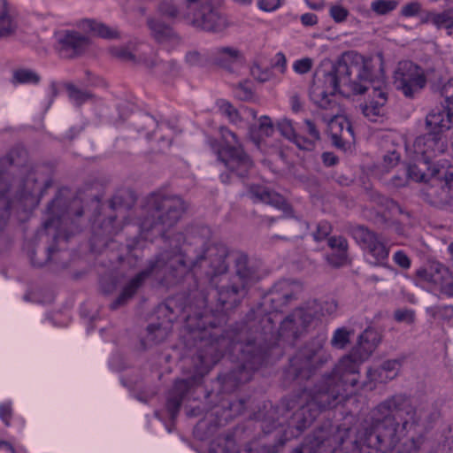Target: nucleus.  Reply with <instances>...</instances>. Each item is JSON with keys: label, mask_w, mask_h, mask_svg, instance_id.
Wrapping results in <instances>:
<instances>
[{"label": "nucleus", "mask_w": 453, "mask_h": 453, "mask_svg": "<svg viewBox=\"0 0 453 453\" xmlns=\"http://www.w3.org/2000/svg\"><path fill=\"white\" fill-rule=\"evenodd\" d=\"M326 336L319 334L307 342L290 360L286 371V378L289 380L303 381L308 380L315 371L331 359L326 350Z\"/></svg>", "instance_id": "1a4fd4ad"}, {"label": "nucleus", "mask_w": 453, "mask_h": 453, "mask_svg": "<svg viewBox=\"0 0 453 453\" xmlns=\"http://www.w3.org/2000/svg\"><path fill=\"white\" fill-rule=\"evenodd\" d=\"M414 150L421 157L432 161L433 157L447 150V141L441 134L429 132L415 140Z\"/></svg>", "instance_id": "a211bd4d"}, {"label": "nucleus", "mask_w": 453, "mask_h": 453, "mask_svg": "<svg viewBox=\"0 0 453 453\" xmlns=\"http://www.w3.org/2000/svg\"><path fill=\"white\" fill-rule=\"evenodd\" d=\"M0 453H16L13 447L6 441H0Z\"/></svg>", "instance_id": "774afa93"}, {"label": "nucleus", "mask_w": 453, "mask_h": 453, "mask_svg": "<svg viewBox=\"0 0 453 453\" xmlns=\"http://www.w3.org/2000/svg\"><path fill=\"white\" fill-rule=\"evenodd\" d=\"M352 334V330H348L345 327L338 328L334 331L330 343L334 348L343 349L349 343V339Z\"/></svg>", "instance_id": "ea45409f"}, {"label": "nucleus", "mask_w": 453, "mask_h": 453, "mask_svg": "<svg viewBox=\"0 0 453 453\" xmlns=\"http://www.w3.org/2000/svg\"><path fill=\"white\" fill-rule=\"evenodd\" d=\"M26 151L21 148L12 149L4 157L0 158V230H2L10 217L11 200L7 193L13 198L27 203H34L43 196L45 190L51 187V180L42 179L35 170H23L21 176L11 179V170L14 165L22 163L21 157Z\"/></svg>", "instance_id": "0eeeda50"}, {"label": "nucleus", "mask_w": 453, "mask_h": 453, "mask_svg": "<svg viewBox=\"0 0 453 453\" xmlns=\"http://www.w3.org/2000/svg\"><path fill=\"white\" fill-rule=\"evenodd\" d=\"M277 127H278V129L280 132V134L291 142L297 134L296 133L293 123L290 119H281L280 121L278 122Z\"/></svg>", "instance_id": "37998d69"}, {"label": "nucleus", "mask_w": 453, "mask_h": 453, "mask_svg": "<svg viewBox=\"0 0 453 453\" xmlns=\"http://www.w3.org/2000/svg\"><path fill=\"white\" fill-rule=\"evenodd\" d=\"M135 127L139 133H145L148 140L153 136L158 139V142L165 148H169L172 142L171 128L168 124L158 122L150 114H142L135 121Z\"/></svg>", "instance_id": "f3484780"}, {"label": "nucleus", "mask_w": 453, "mask_h": 453, "mask_svg": "<svg viewBox=\"0 0 453 453\" xmlns=\"http://www.w3.org/2000/svg\"><path fill=\"white\" fill-rule=\"evenodd\" d=\"M349 234L370 255L375 265H385L389 255V249L382 238L364 226H355L349 228Z\"/></svg>", "instance_id": "4468645a"}, {"label": "nucleus", "mask_w": 453, "mask_h": 453, "mask_svg": "<svg viewBox=\"0 0 453 453\" xmlns=\"http://www.w3.org/2000/svg\"><path fill=\"white\" fill-rule=\"evenodd\" d=\"M300 150H311L315 147V142L317 140L312 139L311 137H303L302 135L296 134V137L292 141Z\"/></svg>", "instance_id": "de8ad7c7"}, {"label": "nucleus", "mask_w": 453, "mask_h": 453, "mask_svg": "<svg viewBox=\"0 0 453 453\" xmlns=\"http://www.w3.org/2000/svg\"><path fill=\"white\" fill-rule=\"evenodd\" d=\"M328 246L334 250L328 255L326 259L330 265L334 267L342 266L348 259V242L342 236H332L327 241Z\"/></svg>", "instance_id": "bb28decb"}, {"label": "nucleus", "mask_w": 453, "mask_h": 453, "mask_svg": "<svg viewBox=\"0 0 453 453\" xmlns=\"http://www.w3.org/2000/svg\"><path fill=\"white\" fill-rule=\"evenodd\" d=\"M373 59L349 50L342 54L332 69L324 74V87L314 85L310 91L311 98L321 109L328 111L326 118L328 132L334 146L346 150L353 140L351 123L339 116L341 108L334 98L335 92L350 94L367 93V99L360 105L364 116L372 122H377L386 114L388 100L387 85L380 79H374Z\"/></svg>", "instance_id": "7ed1b4c3"}, {"label": "nucleus", "mask_w": 453, "mask_h": 453, "mask_svg": "<svg viewBox=\"0 0 453 453\" xmlns=\"http://www.w3.org/2000/svg\"><path fill=\"white\" fill-rule=\"evenodd\" d=\"M141 60L148 69L154 71L157 74L168 75L179 71L178 64L174 60L158 61L156 57L150 56L142 58Z\"/></svg>", "instance_id": "c85d7f7f"}, {"label": "nucleus", "mask_w": 453, "mask_h": 453, "mask_svg": "<svg viewBox=\"0 0 453 453\" xmlns=\"http://www.w3.org/2000/svg\"><path fill=\"white\" fill-rule=\"evenodd\" d=\"M442 295L448 297H453V279L451 278L447 285H445Z\"/></svg>", "instance_id": "338daca9"}, {"label": "nucleus", "mask_w": 453, "mask_h": 453, "mask_svg": "<svg viewBox=\"0 0 453 453\" xmlns=\"http://www.w3.org/2000/svg\"><path fill=\"white\" fill-rule=\"evenodd\" d=\"M299 285L289 280H280L272 288L267 296L271 308L274 311H280L291 300L296 297Z\"/></svg>", "instance_id": "412c9836"}, {"label": "nucleus", "mask_w": 453, "mask_h": 453, "mask_svg": "<svg viewBox=\"0 0 453 453\" xmlns=\"http://www.w3.org/2000/svg\"><path fill=\"white\" fill-rule=\"evenodd\" d=\"M170 333V326L162 324H150L147 327L145 342L149 344H157L165 341Z\"/></svg>", "instance_id": "f704fd0d"}, {"label": "nucleus", "mask_w": 453, "mask_h": 453, "mask_svg": "<svg viewBox=\"0 0 453 453\" xmlns=\"http://www.w3.org/2000/svg\"><path fill=\"white\" fill-rule=\"evenodd\" d=\"M304 131L307 132L310 137L319 141L320 139V134L316 125L310 119H305L303 122Z\"/></svg>", "instance_id": "13d9d810"}, {"label": "nucleus", "mask_w": 453, "mask_h": 453, "mask_svg": "<svg viewBox=\"0 0 453 453\" xmlns=\"http://www.w3.org/2000/svg\"><path fill=\"white\" fill-rule=\"evenodd\" d=\"M444 446L453 450V424L444 433Z\"/></svg>", "instance_id": "680f3d73"}, {"label": "nucleus", "mask_w": 453, "mask_h": 453, "mask_svg": "<svg viewBox=\"0 0 453 453\" xmlns=\"http://www.w3.org/2000/svg\"><path fill=\"white\" fill-rule=\"evenodd\" d=\"M330 16L335 22H342L349 15V11L342 5H333L330 8Z\"/></svg>", "instance_id": "8fccbe9b"}, {"label": "nucleus", "mask_w": 453, "mask_h": 453, "mask_svg": "<svg viewBox=\"0 0 453 453\" xmlns=\"http://www.w3.org/2000/svg\"><path fill=\"white\" fill-rule=\"evenodd\" d=\"M393 259L396 265L403 269H408L411 266L410 257L402 250L395 252L393 256Z\"/></svg>", "instance_id": "4d7b16f0"}, {"label": "nucleus", "mask_w": 453, "mask_h": 453, "mask_svg": "<svg viewBox=\"0 0 453 453\" xmlns=\"http://www.w3.org/2000/svg\"><path fill=\"white\" fill-rule=\"evenodd\" d=\"M423 23H432L436 27H444L447 29V33L453 36V12L446 11L440 13L437 12H427L422 18Z\"/></svg>", "instance_id": "c756f323"}, {"label": "nucleus", "mask_w": 453, "mask_h": 453, "mask_svg": "<svg viewBox=\"0 0 453 453\" xmlns=\"http://www.w3.org/2000/svg\"><path fill=\"white\" fill-rule=\"evenodd\" d=\"M399 5L397 0H374L371 3V10L377 15H387Z\"/></svg>", "instance_id": "a19ab883"}, {"label": "nucleus", "mask_w": 453, "mask_h": 453, "mask_svg": "<svg viewBox=\"0 0 453 453\" xmlns=\"http://www.w3.org/2000/svg\"><path fill=\"white\" fill-rule=\"evenodd\" d=\"M421 415L411 398L398 393L388 396L370 411L365 420L360 439L369 448L380 453H388L419 426ZM421 444L420 437H411L405 442L407 453L416 452Z\"/></svg>", "instance_id": "39448f33"}, {"label": "nucleus", "mask_w": 453, "mask_h": 453, "mask_svg": "<svg viewBox=\"0 0 453 453\" xmlns=\"http://www.w3.org/2000/svg\"><path fill=\"white\" fill-rule=\"evenodd\" d=\"M225 146L218 150L219 159L238 177H245L253 167V161L244 152L235 133L226 127H219Z\"/></svg>", "instance_id": "9b49d317"}, {"label": "nucleus", "mask_w": 453, "mask_h": 453, "mask_svg": "<svg viewBox=\"0 0 453 453\" xmlns=\"http://www.w3.org/2000/svg\"><path fill=\"white\" fill-rule=\"evenodd\" d=\"M248 196L255 203H264L279 209H285L287 206L282 196L263 185H250L248 189Z\"/></svg>", "instance_id": "393cba45"}, {"label": "nucleus", "mask_w": 453, "mask_h": 453, "mask_svg": "<svg viewBox=\"0 0 453 453\" xmlns=\"http://www.w3.org/2000/svg\"><path fill=\"white\" fill-rule=\"evenodd\" d=\"M40 81V76L34 71L26 68H19L12 72L11 80L12 84H37Z\"/></svg>", "instance_id": "c9c22d12"}, {"label": "nucleus", "mask_w": 453, "mask_h": 453, "mask_svg": "<svg viewBox=\"0 0 453 453\" xmlns=\"http://www.w3.org/2000/svg\"><path fill=\"white\" fill-rule=\"evenodd\" d=\"M217 105L219 112L226 117L232 124L237 126L242 122L239 111L228 101L220 99L217 102Z\"/></svg>", "instance_id": "4c0bfd02"}, {"label": "nucleus", "mask_w": 453, "mask_h": 453, "mask_svg": "<svg viewBox=\"0 0 453 453\" xmlns=\"http://www.w3.org/2000/svg\"><path fill=\"white\" fill-rule=\"evenodd\" d=\"M440 92L441 96L444 97L446 106L453 110V79L443 83Z\"/></svg>", "instance_id": "c03bdc74"}, {"label": "nucleus", "mask_w": 453, "mask_h": 453, "mask_svg": "<svg viewBox=\"0 0 453 453\" xmlns=\"http://www.w3.org/2000/svg\"><path fill=\"white\" fill-rule=\"evenodd\" d=\"M447 165L426 160L423 157L418 158L414 163L407 167V175L416 182L434 181L439 174L434 173V170L444 169Z\"/></svg>", "instance_id": "5701e85b"}, {"label": "nucleus", "mask_w": 453, "mask_h": 453, "mask_svg": "<svg viewBox=\"0 0 453 453\" xmlns=\"http://www.w3.org/2000/svg\"><path fill=\"white\" fill-rule=\"evenodd\" d=\"M16 24L9 13L6 0H0V38L14 33Z\"/></svg>", "instance_id": "473e14b6"}, {"label": "nucleus", "mask_w": 453, "mask_h": 453, "mask_svg": "<svg viewBox=\"0 0 453 453\" xmlns=\"http://www.w3.org/2000/svg\"><path fill=\"white\" fill-rule=\"evenodd\" d=\"M186 210L185 201L178 196L151 193L141 204L140 228L143 233L152 232L165 237L179 223Z\"/></svg>", "instance_id": "6e6552de"}, {"label": "nucleus", "mask_w": 453, "mask_h": 453, "mask_svg": "<svg viewBox=\"0 0 453 453\" xmlns=\"http://www.w3.org/2000/svg\"><path fill=\"white\" fill-rule=\"evenodd\" d=\"M337 310V303L334 300L308 302L304 306L296 309L288 315L280 324L281 335L290 334L297 338L303 330L307 328L315 319L331 315Z\"/></svg>", "instance_id": "9d476101"}, {"label": "nucleus", "mask_w": 453, "mask_h": 453, "mask_svg": "<svg viewBox=\"0 0 453 453\" xmlns=\"http://www.w3.org/2000/svg\"><path fill=\"white\" fill-rule=\"evenodd\" d=\"M191 234L188 241L181 233L174 234L170 240L171 250L160 253L145 270L132 278L110 308L117 310L127 304L151 274L165 284H175L203 262L208 266L206 275L211 283L216 285L217 302L220 309L226 311L237 307L261 279L258 268L250 263L247 255L237 254L234 259V273L224 281L222 276L228 269L227 247L221 243L206 247V241L211 235L207 226L196 227Z\"/></svg>", "instance_id": "f257e3e1"}, {"label": "nucleus", "mask_w": 453, "mask_h": 453, "mask_svg": "<svg viewBox=\"0 0 453 453\" xmlns=\"http://www.w3.org/2000/svg\"><path fill=\"white\" fill-rule=\"evenodd\" d=\"M159 12L168 18L175 19L181 18L188 23L190 18V12H188L183 4L178 6L174 0H164L158 6Z\"/></svg>", "instance_id": "7c9ffc66"}, {"label": "nucleus", "mask_w": 453, "mask_h": 453, "mask_svg": "<svg viewBox=\"0 0 453 453\" xmlns=\"http://www.w3.org/2000/svg\"><path fill=\"white\" fill-rule=\"evenodd\" d=\"M241 56L240 50L232 46L217 47L210 53L211 60L225 69H230L231 65L237 62Z\"/></svg>", "instance_id": "cd10ccee"}, {"label": "nucleus", "mask_w": 453, "mask_h": 453, "mask_svg": "<svg viewBox=\"0 0 453 453\" xmlns=\"http://www.w3.org/2000/svg\"><path fill=\"white\" fill-rule=\"evenodd\" d=\"M426 77L423 70L415 64L400 62L394 73V84L406 97L412 98L425 88Z\"/></svg>", "instance_id": "f8f14e48"}, {"label": "nucleus", "mask_w": 453, "mask_h": 453, "mask_svg": "<svg viewBox=\"0 0 453 453\" xmlns=\"http://www.w3.org/2000/svg\"><path fill=\"white\" fill-rule=\"evenodd\" d=\"M342 443L334 428L321 427L313 433L312 438L300 449V453H330Z\"/></svg>", "instance_id": "dca6fc26"}, {"label": "nucleus", "mask_w": 453, "mask_h": 453, "mask_svg": "<svg viewBox=\"0 0 453 453\" xmlns=\"http://www.w3.org/2000/svg\"><path fill=\"white\" fill-rule=\"evenodd\" d=\"M234 89L235 95L240 100L246 101L252 97V88L250 85V82L247 81L243 82H239L235 86Z\"/></svg>", "instance_id": "a18cd8bd"}, {"label": "nucleus", "mask_w": 453, "mask_h": 453, "mask_svg": "<svg viewBox=\"0 0 453 453\" xmlns=\"http://www.w3.org/2000/svg\"><path fill=\"white\" fill-rule=\"evenodd\" d=\"M258 129L265 136H271L274 132V127L271 119L268 116H262L259 118Z\"/></svg>", "instance_id": "09e8293b"}, {"label": "nucleus", "mask_w": 453, "mask_h": 453, "mask_svg": "<svg viewBox=\"0 0 453 453\" xmlns=\"http://www.w3.org/2000/svg\"><path fill=\"white\" fill-rule=\"evenodd\" d=\"M134 203V197L133 193L125 190L113 196L110 201V205L113 211L124 215V213L133 206Z\"/></svg>", "instance_id": "2f4dec72"}, {"label": "nucleus", "mask_w": 453, "mask_h": 453, "mask_svg": "<svg viewBox=\"0 0 453 453\" xmlns=\"http://www.w3.org/2000/svg\"><path fill=\"white\" fill-rule=\"evenodd\" d=\"M380 342L379 333L365 329L349 354L343 356L331 373L325 374L313 390L303 389L298 395L285 397L277 406H264L255 418L265 434L286 426L280 439L281 445L311 425L319 413L335 405L348 387H355L359 379V367L374 351Z\"/></svg>", "instance_id": "f03ea898"}, {"label": "nucleus", "mask_w": 453, "mask_h": 453, "mask_svg": "<svg viewBox=\"0 0 453 453\" xmlns=\"http://www.w3.org/2000/svg\"><path fill=\"white\" fill-rule=\"evenodd\" d=\"M321 157L326 166H333L338 163V157L332 152H324Z\"/></svg>", "instance_id": "e2e57ef3"}, {"label": "nucleus", "mask_w": 453, "mask_h": 453, "mask_svg": "<svg viewBox=\"0 0 453 453\" xmlns=\"http://www.w3.org/2000/svg\"><path fill=\"white\" fill-rule=\"evenodd\" d=\"M82 27L92 32L95 35H98L105 39L117 38L119 33L117 30L107 27L103 23L96 22L92 19H85L82 21Z\"/></svg>", "instance_id": "72a5a7b5"}, {"label": "nucleus", "mask_w": 453, "mask_h": 453, "mask_svg": "<svg viewBox=\"0 0 453 453\" xmlns=\"http://www.w3.org/2000/svg\"><path fill=\"white\" fill-rule=\"evenodd\" d=\"M188 24L211 33H220L228 27L226 17L208 5H203L195 12H191Z\"/></svg>", "instance_id": "2eb2a0df"}, {"label": "nucleus", "mask_w": 453, "mask_h": 453, "mask_svg": "<svg viewBox=\"0 0 453 453\" xmlns=\"http://www.w3.org/2000/svg\"><path fill=\"white\" fill-rule=\"evenodd\" d=\"M281 5L280 0H258L257 6L265 12H273Z\"/></svg>", "instance_id": "5fc2aeb1"}, {"label": "nucleus", "mask_w": 453, "mask_h": 453, "mask_svg": "<svg viewBox=\"0 0 453 453\" xmlns=\"http://www.w3.org/2000/svg\"><path fill=\"white\" fill-rule=\"evenodd\" d=\"M146 24L150 36L157 42L171 48H175L181 43L182 39L180 35L173 27L163 20L154 17H148Z\"/></svg>", "instance_id": "aec40b11"}, {"label": "nucleus", "mask_w": 453, "mask_h": 453, "mask_svg": "<svg viewBox=\"0 0 453 453\" xmlns=\"http://www.w3.org/2000/svg\"><path fill=\"white\" fill-rule=\"evenodd\" d=\"M111 54L117 58L118 59L124 61V62H131V63H142L141 59L142 58H147V55L144 53L139 55L137 58L132 51L128 50V48L125 46H119V47H111L110 49Z\"/></svg>", "instance_id": "58836bf2"}, {"label": "nucleus", "mask_w": 453, "mask_h": 453, "mask_svg": "<svg viewBox=\"0 0 453 453\" xmlns=\"http://www.w3.org/2000/svg\"><path fill=\"white\" fill-rule=\"evenodd\" d=\"M70 100L76 105L81 106L86 102L95 99V95L87 90H81L75 85L68 83L65 85Z\"/></svg>", "instance_id": "e433bc0d"}, {"label": "nucleus", "mask_w": 453, "mask_h": 453, "mask_svg": "<svg viewBox=\"0 0 453 453\" xmlns=\"http://www.w3.org/2000/svg\"><path fill=\"white\" fill-rule=\"evenodd\" d=\"M417 277L438 289L441 294L445 285L452 278L450 270L440 262H430L416 272Z\"/></svg>", "instance_id": "6ab92c4d"}, {"label": "nucleus", "mask_w": 453, "mask_h": 453, "mask_svg": "<svg viewBox=\"0 0 453 453\" xmlns=\"http://www.w3.org/2000/svg\"><path fill=\"white\" fill-rule=\"evenodd\" d=\"M286 65H287V59L284 56V54L282 53H278L276 55V62H275V67L276 68H279L280 71L281 73H284L285 69H286Z\"/></svg>", "instance_id": "0e129e2a"}, {"label": "nucleus", "mask_w": 453, "mask_h": 453, "mask_svg": "<svg viewBox=\"0 0 453 453\" xmlns=\"http://www.w3.org/2000/svg\"><path fill=\"white\" fill-rule=\"evenodd\" d=\"M438 313L441 316H444L448 319L453 317V306L452 305H444L437 308Z\"/></svg>", "instance_id": "69168bd1"}, {"label": "nucleus", "mask_w": 453, "mask_h": 453, "mask_svg": "<svg viewBox=\"0 0 453 453\" xmlns=\"http://www.w3.org/2000/svg\"><path fill=\"white\" fill-rule=\"evenodd\" d=\"M453 124V110L447 106L433 109L426 118V127L431 132L441 134L451 128Z\"/></svg>", "instance_id": "b1692460"}, {"label": "nucleus", "mask_w": 453, "mask_h": 453, "mask_svg": "<svg viewBox=\"0 0 453 453\" xmlns=\"http://www.w3.org/2000/svg\"><path fill=\"white\" fill-rule=\"evenodd\" d=\"M434 173L439 176L426 192V201L439 209H453V172L446 166L441 171L434 170Z\"/></svg>", "instance_id": "ddd939ff"}, {"label": "nucleus", "mask_w": 453, "mask_h": 453, "mask_svg": "<svg viewBox=\"0 0 453 453\" xmlns=\"http://www.w3.org/2000/svg\"><path fill=\"white\" fill-rule=\"evenodd\" d=\"M46 214L43 228L27 247V256L34 266L51 263L58 268H65L70 261L65 244L81 231L82 203L79 198L68 200L59 191L47 206Z\"/></svg>", "instance_id": "423d86ee"}, {"label": "nucleus", "mask_w": 453, "mask_h": 453, "mask_svg": "<svg viewBox=\"0 0 453 453\" xmlns=\"http://www.w3.org/2000/svg\"><path fill=\"white\" fill-rule=\"evenodd\" d=\"M202 337L196 359L200 362L197 373L188 378L177 380L167 398L166 408L172 418L179 412L182 400L192 387L201 383L203 373L207 372L228 349L240 352V364L228 373L219 376L225 391H233L240 384L251 380L253 372L263 364L266 356L265 338L258 330L256 321L242 325L226 336L212 340Z\"/></svg>", "instance_id": "20e7f679"}, {"label": "nucleus", "mask_w": 453, "mask_h": 453, "mask_svg": "<svg viewBox=\"0 0 453 453\" xmlns=\"http://www.w3.org/2000/svg\"><path fill=\"white\" fill-rule=\"evenodd\" d=\"M394 318L398 322L411 324L414 321V312L411 310H397L394 313Z\"/></svg>", "instance_id": "864d4df0"}, {"label": "nucleus", "mask_w": 453, "mask_h": 453, "mask_svg": "<svg viewBox=\"0 0 453 453\" xmlns=\"http://www.w3.org/2000/svg\"><path fill=\"white\" fill-rule=\"evenodd\" d=\"M300 21L304 27H314L318 24V16L314 13L307 12L300 17Z\"/></svg>", "instance_id": "bf43d9fd"}, {"label": "nucleus", "mask_w": 453, "mask_h": 453, "mask_svg": "<svg viewBox=\"0 0 453 453\" xmlns=\"http://www.w3.org/2000/svg\"><path fill=\"white\" fill-rule=\"evenodd\" d=\"M12 417V407L10 403H3L0 405V418L5 423L6 426L10 425Z\"/></svg>", "instance_id": "052dcab7"}, {"label": "nucleus", "mask_w": 453, "mask_h": 453, "mask_svg": "<svg viewBox=\"0 0 453 453\" xmlns=\"http://www.w3.org/2000/svg\"><path fill=\"white\" fill-rule=\"evenodd\" d=\"M184 62L190 67L204 66L208 58L196 50H188L184 57Z\"/></svg>", "instance_id": "79ce46f5"}, {"label": "nucleus", "mask_w": 453, "mask_h": 453, "mask_svg": "<svg viewBox=\"0 0 453 453\" xmlns=\"http://www.w3.org/2000/svg\"><path fill=\"white\" fill-rule=\"evenodd\" d=\"M332 226L327 221H321L317 225V229L313 233V238L317 242L326 239L331 233Z\"/></svg>", "instance_id": "49530a36"}, {"label": "nucleus", "mask_w": 453, "mask_h": 453, "mask_svg": "<svg viewBox=\"0 0 453 453\" xmlns=\"http://www.w3.org/2000/svg\"><path fill=\"white\" fill-rule=\"evenodd\" d=\"M89 44L88 37L75 31H67L58 38L59 54L65 58L82 53Z\"/></svg>", "instance_id": "4be33fe9"}, {"label": "nucleus", "mask_w": 453, "mask_h": 453, "mask_svg": "<svg viewBox=\"0 0 453 453\" xmlns=\"http://www.w3.org/2000/svg\"><path fill=\"white\" fill-rule=\"evenodd\" d=\"M119 214L115 216H110L107 220H104L102 228L103 234L105 235H112L117 234L119 231L116 226H114V222L117 220Z\"/></svg>", "instance_id": "603ef678"}, {"label": "nucleus", "mask_w": 453, "mask_h": 453, "mask_svg": "<svg viewBox=\"0 0 453 453\" xmlns=\"http://www.w3.org/2000/svg\"><path fill=\"white\" fill-rule=\"evenodd\" d=\"M421 9V5L418 2H411L404 6L401 10V14L404 17H413L417 15Z\"/></svg>", "instance_id": "6e6d98bb"}, {"label": "nucleus", "mask_w": 453, "mask_h": 453, "mask_svg": "<svg viewBox=\"0 0 453 453\" xmlns=\"http://www.w3.org/2000/svg\"><path fill=\"white\" fill-rule=\"evenodd\" d=\"M311 67L312 60L309 58L298 59L293 65L295 72L300 74L308 73L311 69Z\"/></svg>", "instance_id": "3c124183"}, {"label": "nucleus", "mask_w": 453, "mask_h": 453, "mask_svg": "<svg viewBox=\"0 0 453 453\" xmlns=\"http://www.w3.org/2000/svg\"><path fill=\"white\" fill-rule=\"evenodd\" d=\"M401 365L402 363L399 359L384 361L380 367L369 369L367 377L371 381L386 383L397 376Z\"/></svg>", "instance_id": "a878e982"}]
</instances>
